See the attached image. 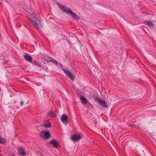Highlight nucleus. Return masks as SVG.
I'll list each match as a JSON object with an SVG mask.
<instances>
[{
	"instance_id": "nucleus-11",
	"label": "nucleus",
	"mask_w": 156,
	"mask_h": 156,
	"mask_svg": "<svg viewBox=\"0 0 156 156\" xmlns=\"http://www.w3.org/2000/svg\"><path fill=\"white\" fill-rule=\"evenodd\" d=\"M80 99L82 102L84 104H86L87 102V99L82 96H80Z\"/></svg>"
},
{
	"instance_id": "nucleus-18",
	"label": "nucleus",
	"mask_w": 156,
	"mask_h": 156,
	"mask_svg": "<svg viewBox=\"0 0 156 156\" xmlns=\"http://www.w3.org/2000/svg\"><path fill=\"white\" fill-rule=\"evenodd\" d=\"M24 102L23 101H22L21 102L20 104L21 106H22L24 104Z\"/></svg>"
},
{
	"instance_id": "nucleus-1",
	"label": "nucleus",
	"mask_w": 156,
	"mask_h": 156,
	"mask_svg": "<svg viewBox=\"0 0 156 156\" xmlns=\"http://www.w3.org/2000/svg\"><path fill=\"white\" fill-rule=\"evenodd\" d=\"M59 8L62 10V11L66 13L67 14H69L71 17L76 20H78L79 18L76 14L72 12L70 8H67L65 6H64L60 4H58Z\"/></svg>"
},
{
	"instance_id": "nucleus-12",
	"label": "nucleus",
	"mask_w": 156,
	"mask_h": 156,
	"mask_svg": "<svg viewBox=\"0 0 156 156\" xmlns=\"http://www.w3.org/2000/svg\"><path fill=\"white\" fill-rule=\"evenodd\" d=\"M49 62H52L55 64L56 65H58L59 64H60V63H59L56 60L52 58H51V60L49 61Z\"/></svg>"
},
{
	"instance_id": "nucleus-15",
	"label": "nucleus",
	"mask_w": 156,
	"mask_h": 156,
	"mask_svg": "<svg viewBox=\"0 0 156 156\" xmlns=\"http://www.w3.org/2000/svg\"><path fill=\"white\" fill-rule=\"evenodd\" d=\"M5 143V140L0 136V143L4 144Z\"/></svg>"
},
{
	"instance_id": "nucleus-2",
	"label": "nucleus",
	"mask_w": 156,
	"mask_h": 156,
	"mask_svg": "<svg viewBox=\"0 0 156 156\" xmlns=\"http://www.w3.org/2000/svg\"><path fill=\"white\" fill-rule=\"evenodd\" d=\"M30 21L34 27L36 29H38L39 26H41V21L38 19L32 17Z\"/></svg>"
},
{
	"instance_id": "nucleus-4",
	"label": "nucleus",
	"mask_w": 156,
	"mask_h": 156,
	"mask_svg": "<svg viewBox=\"0 0 156 156\" xmlns=\"http://www.w3.org/2000/svg\"><path fill=\"white\" fill-rule=\"evenodd\" d=\"M82 138L81 136L78 133L73 135L72 137L71 140L73 141H77L80 140Z\"/></svg>"
},
{
	"instance_id": "nucleus-13",
	"label": "nucleus",
	"mask_w": 156,
	"mask_h": 156,
	"mask_svg": "<svg viewBox=\"0 0 156 156\" xmlns=\"http://www.w3.org/2000/svg\"><path fill=\"white\" fill-rule=\"evenodd\" d=\"M48 115L53 117H55L56 116V115L54 111H51L49 112L48 113Z\"/></svg>"
},
{
	"instance_id": "nucleus-19",
	"label": "nucleus",
	"mask_w": 156,
	"mask_h": 156,
	"mask_svg": "<svg viewBox=\"0 0 156 156\" xmlns=\"http://www.w3.org/2000/svg\"><path fill=\"white\" fill-rule=\"evenodd\" d=\"M154 141L156 143V140L155 139V140H154Z\"/></svg>"
},
{
	"instance_id": "nucleus-8",
	"label": "nucleus",
	"mask_w": 156,
	"mask_h": 156,
	"mask_svg": "<svg viewBox=\"0 0 156 156\" xmlns=\"http://www.w3.org/2000/svg\"><path fill=\"white\" fill-rule=\"evenodd\" d=\"M19 153L21 155L24 156L26 155V153L23 149L22 148H18Z\"/></svg>"
},
{
	"instance_id": "nucleus-5",
	"label": "nucleus",
	"mask_w": 156,
	"mask_h": 156,
	"mask_svg": "<svg viewBox=\"0 0 156 156\" xmlns=\"http://www.w3.org/2000/svg\"><path fill=\"white\" fill-rule=\"evenodd\" d=\"M144 24L152 28L154 26V23L149 20H145L144 22Z\"/></svg>"
},
{
	"instance_id": "nucleus-6",
	"label": "nucleus",
	"mask_w": 156,
	"mask_h": 156,
	"mask_svg": "<svg viewBox=\"0 0 156 156\" xmlns=\"http://www.w3.org/2000/svg\"><path fill=\"white\" fill-rule=\"evenodd\" d=\"M61 121L63 122H66L68 121V117L67 115L65 114L63 115L60 118Z\"/></svg>"
},
{
	"instance_id": "nucleus-17",
	"label": "nucleus",
	"mask_w": 156,
	"mask_h": 156,
	"mask_svg": "<svg viewBox=\"0 0 156 156\" xmlns=\"http://www.w3.org/2000/svg\"><path fill=\"white\" fill-rule=\"evenodd\" d=\"M62 70H63V71L66 73V74H67V72H69V71H68L66 69H63L62 68Z\"/></svg>"
},
{
	"instance_id": "nucleus-7",
	"label": "nucleus",
	"mask_w": 156,
	"mask_h": 156,
	"mask_svg": "<svg viewBox=\"0 0 156 156\" xmlns=\"http://www.w3.org/2000/svg\"><path fill=\"white\" fill-rule=\"evenodd\" d=\"M98 102L103 107L106 108L107 105L105 101L101 99H98Z\"/></svg>"
},
{
	"instance_id": "nucleus-9",
	"label": "nucleus",
	"mask_w": 156,
	"mask_h": 156,
	"mask_svg": "<svg viewBox=\"0 0 156 156\" xmlns=\"http://www.w3.org/2000/svg\"><path fill=\"white\" fill-rule=\"evenodd\" d=\"M66 75L70 79L71 81H73L74 80L75 77L73 76L70 72H67Z\"/></svg>"
},
{
	"instance_id": "nucleus-10",
	"label": "nucleus",
	"mask_w": 156,
	"mask_h": 156,
	"mask_svg": "<svg viewBox=\"0 0 156 156\" xmlns=\"http://www.w3.org/2000/svg\"><path fill=\"white\" fill-rule=\"evenodd\" d=\"M50 144H52L53 146L55 147H58V144L55 140H51L50 142Z\"/></svg>"
},
{
	"instance_id": "nucleus-14",
	"label": "nucleus",
	"mask_w": 156,
	"mask_h": 156,
	"mask_svg": "<svg viewBox=\"0 0 156 156\" xmlns=\"http://www.w3.org/2000/svg\"><path fill=\"white\" fill-rule=\"evenodd\" d=\"M50 136V134L48 132H45L44 133V136L45 138H48Z\"/></svg>"
},
{
	"instance_id": "nucleus-3",
	"label": "nucleus",
	"mask_w": 156,
	"mask_h": 156,
	"mask_svg": "<svg viewBox=\"0 0 156 156\" xmlns=\"http://www.w3.org/2000/svg\"><path fill=\"white\" fill-rule=\"evenodd\" d=\"M23 56L26 60L30 62H32V58L29 54L25 53L23 55Z\"/></svg>"
},
{
	"instance_id": "nucleus-16",
	"label": "nucleus",
	"mask_w": 156,
	"mask_h": 156,
	"mask_svg": "<svg viewBox=\"0 0 156 156\" xmlns=\"http://www.w3.org/2000/svg\"><path fill=\"white\" fill-rule=\"evenodd\" d=\"M43 126H44L46 128H49L50 127V124L49 123L48 124L44 123V125H43Z\"/></svg>"
},
{
	"instance_id": "nucleus-20",
	"label": "nucleus",
	"mask_w": 156,
	"mask_h": 156,
	"mask_svg": "<svg viewBox=\"0 0 156 156\" xmlns=\"http://www.w3.org/2000/svg\"><path fill=\"white\" fill-rule=\"evenodd\" d=\"M12 156H15L14 155H12Z\"/></svg>"
}]
</instances>
